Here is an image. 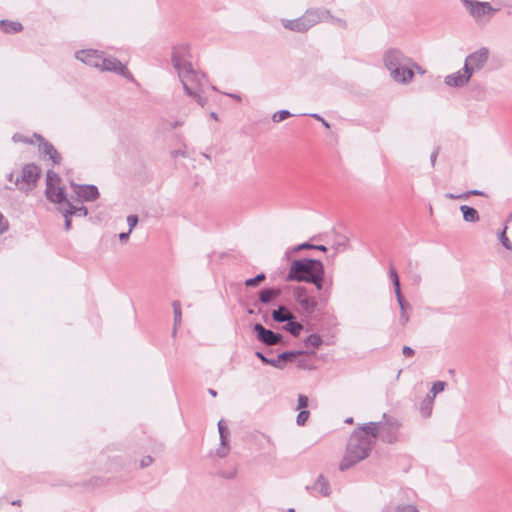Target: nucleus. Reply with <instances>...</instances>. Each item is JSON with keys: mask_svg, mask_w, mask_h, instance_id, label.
I'll use <instances>...</instances> for the list:
<instances>
[{"mask_svg": "<svg viewBox=\"0 0 512 512\" xmlns=\"http://www.w3.org/2000/svg\"><path fill=\"white\" fill-rule=\"evenodd\" d=\"M171 61L185 94L204 107L207 104V98L203 95L205 76L193 67L190 61L189 46L187 44L175 46L172 50Z\"/></svg>", "mask_w": 512, "mask_h": 512, "instance_id": "1", "label": "nucleus"}, {"mask_svg": "<svg viewBox=\"0 0 512 512\" xmlns=\"http://www.w3.org/2000/svg\"><path fill=\"white\" fill-rule=\"evenodd\" d=\"M377 427L375 424H363L353 431L348 440L345 454L339 465L340 471H346L366 459L376 443Z\"/></svg>", "mask_w": 512, "mask_h": 512, "instance_id": "2", "label": "nucleus"}, {"mask_svg": "<svg viewBox=\"0 0 512 512\" xmlns=\"http://www.w3.org/2000/svg\"><path fill=\"white\" fill-rule=\"evenodd\" d=\"M75 58L85 65L97 68L100 71L113 72L129 81H134L133 75L124 64L115 57L106 56L104 52L95 49L79 50L75 52Z\"/></svg>", "mask_w": 512, "mask_h": 512, "instance_id": "3", "label": "nucleus"}, {"mask_svg": "<svg viewBox=\"0 0 512 512\" xmlns=\"http://www.w3.org/2000/svg\"><path fill=\"white\" fill-rule=\"evenodd\" d=\"M384 67L394 82L408 85L413 81V72L409 69L411 57L398 48L387 49L382 56Z\"/></svg>", "mask_w": 512, "mask_h": 512, "instance_id": "4", "label": "nucleus"}, {"mask_svg": "<svg viewBox=\"0 0 512 512\" xmlns=\"http://www.w3.org/2000/svg\"><path fill=\"white\" fill-rule=\"evenodd\" d=\"M330 17V11L324 8H310L296 19H282V26L296 33H305L321 22H326Z\"/></svg>", "mask_w": 512, "mask_h": 512, "instance_id": "5", "label": "nucleus"}, {"mask_svg": "<svg viewBox=\"0 0 512 512\" xmlns=\"http://www.w3.org/2000/svg\"><path fill=\"white\" fill-rule=\"evenodd\" d=\"M319 266H323V263L317 259L293 260L285 279L286 281L295 282H314L313 274L317 272Z\"/></svg>", "mask_w": 512, "mask_h": 512, "instance_id": "6", "label": "nucleus"}, {"mask_svg": "<svg viewBox=\"0 0 512 512\" xmlns=\"http://www.w3.org/2000/svg\"><path fill=\"white\" fill-rule=\"evenodd\" d=\"M367 424H375L377 427V437L386 443H394L397 440V434L400 427V423L393 417H387L383 415V421L379 422H368Z\"/></svg>", "mask_w": 512, "mask_h": 512, "instance_id": "7", "label": "nucleus"}, {"mask_svg": "<svg viewBox=\"0 0 512 512\" xmlns=\"http://www.w3.org/2000/svg\"><path fill=\"white\" fill-rule=\"evenodd\" d=\"M59 182H60L59 176L53 171H48L47 178H46L45 193H46L47 198L51 202L58 204V206L64 207L65 202H67L69 199H67V196H66L63 188L58 186Z\"/></svg>", "mask_w": 512, "mask_h": 512, "instance_id": "8", "label": "nucleus"}, {"mask_svg": "<svg viewBox=\"0 0 512 512\" xmlns=\"http://www.w3.org/2000/svg\"><path fill=\"white\" fill-rule=\"evenodd\" d=\"M489 57L490 50L487 47H481L466 56L463 66L473 76L485 67Z\"/></svg>", "mask_w": 512, "mask_h": 512, "instance_id": "9", "label": "nucleus"}, {"mask_svg": "<svg viewBox=\"0 0 512 512\" xmlns=\"http://www.w3.org/2000/svg\"><path fill=\"white\" fill-rule=\"evenodd\" d=\"M469 13V15L477 22L482 21L485 17L490 19L497 9L493 8L489 2H481L477 0H461Z\"/></svg>", "mask_w": 512, "mask_h": 512, "instance_id": "10", "label": "nucleus"}, {"mask_svg": "<svg viewBox=\"0 0 512 512\" xmlns=\"http://www.w3.org/2000/svg\"><path fill=\"white\" fill-rule=\"evenodd\" d=\"M40 176V168L35 164H26L21 176L15 178V185L23 191H28L36 184Z\"/></svg>", "mask_w": 512, "mask_h": 512, "instance_id": "11", "label": "nucleus"}, {"mask_svg": "<svg viewBox=\"0 0 512 512\" xmlns=\"http://www.w3.org/2000/svg\"><path fill=\"white\" fill-rule=\"evenodd\" d=\"M445 387L446 382L444 381H436L433 383L430 391L427 393L420 404V413L424 418L431 416L435 397L437 394L443 392Z\"/></svg>", "mask_w": 512, "mask_h": 512, "instance_id": "12", "label": "nucleus"}, {"mask_svg": "<svg viewBox=\"0 0 512 512\" xmlns=\"http://www.w3.org/2000/svg\"><path fill=\"white\" fill-rule=\"evenodd\" d=\"M33 137L37 140L39 151L44 157H48L53 164H60L62 157L52 143L46 141L41 135L34 133Z\"/></svg>", "mask_w": 512, "mask_h": 512, "instance_id": "13", "label": "nucleus"}, {"mask_svg": "<svg viewBox=\"0 0 512 512\" xmlns=\"http://www.w3.org/2000/svg\"><path fill=\"white\" fill-rule=\"evenodd\" d=\"M253 330L256 333L257 339L267 346H274L280 343L282 336L278 333L273 332L270 329H266L262 324L256 323L253 326Z\"/></svg>", "mask_w": 512, "mask_h": 512, "instance_id": "14", "label": "nucleus"}, {"mask_svg": "<svg viewBox=\"0 0 512 512\" xmlns=\"http://www.w3.org/2000/svg\"><path fill=\"white\" fill-rule=\"evenodd\" d=\"M471 78L472 75L463 66L462 69L458 70L457 72L445 76L444 83L448 87L462 88L469 83Z\"/></svg>", "mask_w": 512, "mask_h": 512, "instance_id": "15", "label": "nucleus"}, {"mask_svg": "<svg viewBox=\"0 0 512 512\" xmlns=\"http://www.w3.org/2000/svg\"><path fill=\"white\" fill-rule=\"evenodd\" d=\"M74 193L83 201H94L99 197L98 188L95 185H78L71 183Z\"/></svg>", "mask_w": 512, "mask_h": 512, "instance_id": "16", "label": "nucleus"}, {"mask_svg": "<svg viewBox=\"0 0 512 512\" xmlns=\"http://www.w3.org/2000/svg\"><path fill=\"white\" fill-rule=\"evenodd\" d=\"M306 490L315 491L323 497H328L331 494L330 483L323 475H319L317 480L311 487L306 486Z\"/></svg>", "mask_w": 512, "mask_h": 512, "instance_id": "17", "label": "nucleus"}, {"mask_svg": "<svg viewBox=\"0 0 512 512\" xmlns=\"http://www.w3.org/2000/svg\"><path fill=\"white\" fill-rule=\"evenodd\" d=\"M297 302L301 308L309 314L313 313L317 306V301L315 298L310 297L305 293H299L297 295Z\"/></svg>", "mask_w": 512, "mask_h": 512, "instance_id": "18", "label": "nucleus"}, {"mask_svg": "<svg viewBox=\"0 0 512 512\" xmlns=\"http://www.w3.org/2000/svg\"><path fill=\"white\" fill-rule=\"evenodd\" d=\"M272 318L274 321L283 323L288 320H293L294 315L284 306H279L278 309L272 312Z\"/></svg>", "mask_w": 512, "mask_h": 512, "instance_id": "19", "label": "nucleus"}, {"mask_svg": "<svg viewBox=\"0 0 512 512\" xmlns=\"http://www.w3.org/2000/svg\"><path fill=\"white\" fill-rule=\"evenodd\" d=\"M281 294L280 288H265L259 292V300L264 304L270 303Z\"/></svg>", "mask_w": 512, "mask_h": 512, "instance_id": "20", "label": "nucleus"}, {"mask_svg": "<svg viewBox=\"0 0 512 512\" xmlns=\"http://www.w3.org/2000/svg\"><path fill=\"white\" fill-rule=\"evenodd\" d=\"M65 210L68 215L85 217L88 213V210L83 205H75L70 200L65 202Z\"/></svg>", "mask_w": 512, "mask_h": 512, "instance_id": "21", "label": "nucleus"}, {"mask_svg": "<svg viewBox=\"0 0 512 512\" xmlns=\"http://www.w3.org/2000/svg\"><path fill=\"white\" fill-rule=\"evenodd\" d=\"M460 211L462 212L463 219L466 222L475 223L480 219L478 211L473 207L461 205Z\"/></svg>", "mask_w": 512, "mask_h": 512, "instance_id": "22", "label": "nucleus"}, {"mask_svg": "<svg viewBox=\"0 0 512 512\" xmlns=\"http://www.w3.org/2000/svg\"><path fill=\"white\" fill-rule=\"evenodd\" d=\"M0 27L2 31L5 33H18L23 29L22 24L20 22L9 20H1Z\"/></svg>", "mask_w": 512, "mask_h": 512, "instance_id": "23", "label": "nucleus"}, {"mask_svg": "<svg viewBox=\"0 0 512 512\" xmlns=\"http://www.w3.org/2000/svg\"><path fill=\"white\" fill-rule=\"evenodd\" d=\"M284 330L289 332L292 336L297 337L299 336L300 332L303 329V325L299 322L288 320L286 321L285 326L283 327Z\"/></svg>", "mask_w": 512, "mask_h": 512, "instance_id": "24", "label": "nucleus"}, {"mask_svg": "<svg viewBox=\"0 0 512 512\" xmlns=\"http://www.w3.org/2000/svg\"><path fill=\"white\" fill-rule=\"evenodd\" d=\"M322 342H323V340H322L321 336L318 334H311L304 340L305 346H307V347L311 346L315 349L319 348L321 346Z\"/></svg>", "mask_w": 512, "mask_h": 512, "instance_id": "25", "label": "nucleus"}, {"mask_svg": "<svg viewBox=\"0 0 512 512\" xmlns=\"http://www.w3.org/2000/svg\"><path fill=\"white\" fill-rule=\"evenodd\" d=\"M304 354H306L304 351H285L279 354V359L285 364L286 361H290L297 356H303Z\"/></svg>", "mask_w": 512, "mask_h": 512, "instance_id": "26", "label": "nucleus"}, {"mask_svg": "<svg viewBox=\"0 0 512 512\" xmlns=\"http://www.w3.org/2000/svg\"><path fill=\"white\" fill-rule=\"evenodd\" d=\"M324 265L323 266H319V269L317 270V272L315 274H313V277L315 278L314 282H311L312 284H314L317 288V290H321L323 285H322V282H323V277H324Z\"/></svg>", "mask_w": 512, "mask_h": 512, "instance_id": "27", "label": "nucleus"}, {"mask_svg": "<svg viewBox=\"0 0 512 512\" xmlns=\"http://www.w3.org/2000/svg\"><path fill=\"white\" fill-rule=\"evenodd\" d=\"M314 248V245L313 244H310L308 242H305V243H302V244H299V245H296L292 248H289L286 252H285V257L286 258H289L290 255L292 253H296V252H299L301 250H305V249H313Z\"/></svg>", "mask_w": 512, "mask_h": 512, "instance_id": "28", "label": "nucleus"}, {"mask_svg": "<svg viewBox=\"0 0 512 512\" xmlns=\"http://www.w3.org/2000/svg\"><path fill=\"white\" fill-rule=\"evenodd\" d=\"M173 310H174V325H175V327H177V325H179L181 323V318H182L181 308H180V304L178 301L173 302ZM173 333L174 334L176 333V328H174Z\"/></svg>", "mask_w": 512, "mask_h": 512, "instance_id": "29", "label": "nucleus"}, {"mask_svg": "<svg viewBox=\"0 0 512 512\" xmlns=\"http://www.w3.org/2000/svg\"><path fill=\"white\" fill-rule=\"evenodd\" d=\"M266 278V275L264 273H260L256 275L253 278H249L245 281V285L247 287H256L258 286L262 281H264Z\"/></svg>", "mask_w": 512, "mask_h": 512, "instance_id": "30", "label": "nucleus"}, {"mask_svg": "<svg viewBox=\"0 0 512 512\" xmlns=\"http://www.w3.org/2000/svg\"><path fill=\"white\" fill-rule=\"evenodd\" d=\"M291 115L292 114L288 110H279L272 115V121L275 123H279L285 120L286 118L290 117Z\"/></svg>", "mask_w": 512, "mask_h": 512, "instance_id": "31", "label": "nucleus"}, {"mask_svg": "<svg viewBox=\"0 0 512 512\" xmlns=\"http://www.w3.org/2000/svg\"><path fill=\"white\" fill-rule=\"evenodd\" d=\"M390 278L393 283L395 293H399V291H401L400 280L397 271L393 267L390 269Z\"/></svg>", "mask_w": 512, "mask_h": 512, "instance_id": "32", "label": "nucleus"}, {"mask_svg": "<svg viewBox=\"0 0 512 512\" xmlns=\"http://www.w3.org/2000/svg\"><path fill=\"white\" fill-rule=\"evenodd\" d=\"M394 512H420L413 504H401L395 507Z\"/></svg>", "mask_w": 512, "mask_h": 512, "instance_id": "33", "label": "nucleus"}, {"mask_svg": "<svg viewBox=\"0 0 512 512\" xmlns=\"http://www.w3.org/2000/svg\"><path fill=\"white\" fill-rule=\"evenodd\" d=\"M310 412L308 410H300V412L297 415L296 423L299 426L305 425L309 418Z\"/></svg>", "mask_w": 512, "mask_h": 512, "instance_id": "34", "label": "nucleus"}, {"mask_svg": "<svg viewBox=\"0 0 512 512\" xmlns=\"http://www.w3.org/2000/svg\"><path fill=\"white\" fill-rule=\"evenodd\" d=\"M58 210H59V212L65 218L64 229L66 231H69L71 229V217H72V215H68V213H66L65 207H63V206H58Z\"/></svg>", "mask_w": 512, "mask_h": 512, "instance_id": "35", "label": "nucleus"}, {"mask_svg": "<svg viewBox=\"0 0 512 512\" xmlns=\"http://www.w3.org/2000/svg\"><path fill=\"white\" fill-rule=\"evenodd\" d=\"M409 69L413 72V77L415 76V73H418L420 75H424L426 73V70L417 62H415L412 58L411 63L409 65Z\"/></svg>", "mask_w": 512, "mask_h": 512, "instance_id": "36", "label": "nucleus"}, {"mask_svg": "<svg viewBox=\"0 0 512 512\" xmlns=\"http://www.w3.org/2000/svg\"><path fill=\"white\" fill-rule=\"evenodd\" d=\"M396 295V298H397V302L399 304V307H400V310L401 312H406V310L408 308H410V305L409 303H407L401 293V291H399V293H395Z\"/></svg>", "mask_w": 512, "mask_h": 512, "instance_id": "37", "label": "nucleus"}, {"mask_svg": "<svg viewBox=\"0 0 512 512\" xmlns=\"http://www.w3.org/2000/svg\"><path fill=\"white\" fill-rule=\"evenodd\" d=\"M309 404V399L304 394L298 395V403H297V409L298 410H306Z\"/></svg>", "mask_w": 512, "mask_h": 512, "instance_id": "38", "label": "nucleus"}, {"mask_svg": "<svg viewBox=\"0 0 512 512\" xmlns=\"http://www.w3.org/2000/svg\"><path fill=\"white\" fill-rule=\"evenodd\" d=\"M506 229L507 228L505 227L504 230L499 234V240L506 249L510 250L512 249V244L508 237L506 236Z\"/></svg>", "mask_w": 512, "mask_h": 512, "instance_id": "39", "label": "nucleus"}, {"mask_svg": "<svg viewBox=\"0 0 512 512\" xmlns=\"http://www.w3.org/2000/svg\"><path fill=\"white\" fill-rule=\"evenodd\" d=\"M230 452V446L229 445H222L216 449V455L220 458L226 457Z\"/></svg>", "mask_w": 512, "mask_h": 512, "instance_id": "40", "label": "nucleus"}, {"mask_svg": "<svg viewBox=\"0 0 512 512\" xmlns=\"http://www.w3.org/2000/svg\"><path fill=\"white\" fill-rule=\"evenodd\" d=\"M137 223H138V216L137 215H129L127 217V224L129 226L128 231L132 232V230L135 228Z\"/></svg>", "mask_w": 512, "mask_h": 512, "instance_id": "41", "label": "nucleus"}, {"mask_svg": "<svg viewBox=\"0 0 512 512\" xmlns=\"http://www.w3.org/2000/svg\"><path fill=\"white\" fill-rule=\"evenodd\" d=\"M236 473H237V468L235 466H233L230 470L228 471H221L220 472V475L224 478H227V479H232L236 476Z\"/></svg>", "mask_w": 512, "mask_h": 512, "instance_id": "42", "label": "nucleus"}, {"mask_svg": "<svg viewBox=\"0 0 512 512\" xmlns=\"http://www.w3.org/2000/svg\"><path fill=\"white\" fill-rule=\"evenodd\" d=\"M299 358H297V367L301 368V369H312V365L310 363H308L303 357L301 356H298Z\"/></svg>", "mask_w": 512, "mask_h": 512, "instance_id": "43", "label": "nucleus"}, {"mask_svg": "<svg viewBox=\"0 0 512 512\" xmlns=\"http://www.w3.org/2000/svg\"><path fill=\"white\" fill-rule=\"evenodd\" d=\"M328 21L333 23L334 25L339 26V27H342V28L346 27V22L343 19L336 18V17L332 16L331 14H330V17L328 18V20L326 22H328Z\"/></svg>", "mask_w": 512, "mask_h": 512, "instance_id": "44", "label": "nucleus"}, {"mask_svg": "<svg viewBox=\"0 0 512 512\" xmlns=\"http://www.w3.org/2000/svg\"><path fill=\"white\" fill-rule=\"evenodd\" d=\"M268 365H271L278 369H283L285 366L284 363L282 362V360L279 359V355L275 359H269Z\"/></svg>", "mask_w": 512, "mask_h": 512, "instance_id": "45", "label": "nucleus"}, {"mask_svg": "<svg viewBox=\"0 0 512 512\" xmlns=\"http://www.w3.org/2000/svg\"><path fill=\"white\" fill-rule=\"evenodd\" d=\"M12 140L14 142H24V143H33V141L25 136H23L22 134H19V133H16L13 135L12 137Z\"/></svg>", "mask_w": 512, "mask_h": 512, "instance_id": "46", "label": "nucleus"}, {"mask_svg": "<svg viewBox=\"0 0 512 512\" xmlns=\"http://www.w3.org/2000/svg\"><path fill=\"white\" fill-rule=\"evenodd\" d=\"M307 115L318 120L319 122H321L325 128H327V129L330 128V124L319 114L311 113V114H307Z\"/></svg>", "mask_w": 512, "mask_h": 512, "instance_id": "47", "label": "nucleus"}, {"mask_svg": "<svg viewBox=\"0 0 512 512\" xmlns=\"http://www.w3.org/2000/svg\"><path fill=\"white\" fill-rule=\"evenodd\" d=\"M152 462H153V458L151 456H145L140 461V467L141 468L148 467L149 465L152 464Z\"/></svg>", "mask_w": 512, "mask_h": 512, "instance_id": "48", "label": "nucleus"}, {"mask_svg": "<svg viewBox=\"0 0 512 512\" xmlns=\"http://www.w3.org/2000/svg\"><path fill=\"white\" fill-rule=\"evenodd\" d=\"M217 426H218L219 434H221L222 432L223 433H229L230 432L224 420H220L218 422Z\"/></svg>", "mask_w": 512, "mask_h": 512, "instance_id": "49", "label": "nucleus"}, {"mask_svg": "<svg viewBox=\"0 0 512 512\" xmlns=\"http://www.w3.org/2000/svg\"><path fill=\"white\" fill-rule=\"evenodd\" d=\"M220 436V444L222 445H229V439H230V432L229 433H221Z\"/></svg>", "mask_w": 512, "mask_h": 512, "instance_id": "50", "label": "nucleus"}, {"mask_svg": "<svg viewBox=\"0 0 512 512\" xmlns=\"http://www.w3.org/2000/svg\"><path fill=\"white\" fill-rule=\"evenodd\" d=\"M8 229V222L4 219L0 213V234L4 233Z\"/></svg>", "mask_w": 512, "mask_h": 512, "instance_id": "51", "label": "nucleus"}, {"mask_svg": "<svg viewBox=\"0 0 512 512\" xmlns=\"http://www.w3.org/2000/svg\"><path fill=\"white\" fill-rule=\"evenodd\" d=\"M446 197L449 198V199H463V200H466L467 199V194L462 193V194L456 195V194H453V193H447Z\"/></svg>", "mask_w": 512, "mask_h": 512, "instance_id": "52", "label": "nucleus"}, {"mask_svg": "<svg viewBox=\"0 0 512 512\" xmlns=\"http://www.w3.org/2000/svg\"><path fill=\"white\" fill-rule=\"evenodd\" d=\"M408 321H409L408 314L406 312H401L400 317H399L400 325L404 326L407 324Z\"/></svg>", "mask_w": 512, "mask_h": 512, "instance_id": "53", "label": "nucleus"}, {"mask_svg": "<svg viewBox=\"0 0 512 512\" xmlns=\"http://www.w3.org/2000/svg\"><path fill=\"white\" fill-rule=\"evenodd\" d=\"M402 353L406 357H412L414 355V350L409 346H404L402 349Z\"/></svg>", "mask_w": 512, "mask_h": 512, "instance_id": "54", "label": "nucleus"}, {"mask_svg": "<svg viewBox=\"0 0 512 512\" xmlns=\"http://www.w3.org/2000/svg\"><path fill=\"white\" fill-rule=\"evenodd\" d=\"M465 194H467V198L470 195H475V196H484L485 195L483 191H480V190H477V189L467 191V192H465Z\"/></svg>", "mask_w": 512, "mask_h": 512, "instance_id": "55", "label": "nucleus"}, {"mask_svg": "<svg viewBox=\"0 0 512 512\" xmlns=\"http://www.w3.org/2000/svg\"><path fill=\"white\" fill-rule=\"evenodd\" d=\"M256 357H258L263 363L268 364L269 359L267 358L262 352L256 351L255 352Z\"/></svg>", "mask_w": 512, "mask_h": 512, "instance_id": "56", "label": "nucleus"}, {"mask_svg": "<svg viewBox=\"0 0 512 512\" xmlns=\"http://www.w3.org/2000/svg\"><path fill=\"white\" fill-rule=\"evenodd\" d=\"M130 231L122 232L119 234V239L121 242H127L130 236Z\"/></svg>", "mask_w": 512, "mask_h": 512, "instance_id": "57", "label": "nucleus"}, {"mask_svg": "<svg viewBox=\"0 0 512 512\" xmlns=\"http://www.w3.org/2000/svg\"><path fill=\"white\" fill-rule=\"evenodd\" d=\"M438 153H439V148H436V149L432 152V154H431V156H430V160H431V164H432V166H434V165H435V162H436V159H437Z\"/></svg>", "mask_w": 512, "mask_h": 512, "instance_id": "58", "label": "nucleus"}, {"mask_svg": "<svg viewBox=\"0 0 512 512\" xmlns=\"http://www.w3.org/2000/svg\"><path fill=\"white\" fill-rule=\"evenodd\" d=\"M313 249H316V250H319V251H322V252H326L327 251V247L324 246V245H314Z\"/></svg>", "mask_w": 512, "mask_h": 512, "instance_id": "59", "label": "nucleus"}, {"mask_svg": "<svg viewBox=\"0 0 512 512\" xmlns=\"http://www.w3.org/2000/svg\"><path fill=\"white\" fill-rule=\"evenodd\" d=\"M229 97H231L232 99H235L237 101H240L241 100V96L238 95V94H233V93H230V94H227Z\"/></svg>", "mask_w": 512, "mask_h": 512, "instance_id": "60", "label": "nucleus"}, {"mask_svg": "<svg viewBox=\"0 0 512 512\" xmlns=\"http://www.w3.org/2000/svg\"><path fill=\"white\" fill-rule=\"evenodd\" d=\"M11 504L14 505V506H20L21 505V500H14V501H12Z\"/></svg>", "mask_w": 512, "mask_h": 512, "instance_id": "61", "label": "nucleus"}, {"mask_svg": "<svg viewBox=\"0 0 512 512\" xmlns=\"http://www.w3.org/2000/svg\"><path fill=\"white\" fill-rule=\"evenodd\" d=\"M208 392L213 397H215L217 395V392L215 390H213V389H209Z\"/></svg>", "mask_w": 512, "mask_h": 512, "instance_id": "62", "label": "nucleus"}, {"mask_svg": "<svg viewBox=\"0 0 512 512\" xmlns=\"http://www.w3.org/2000/svg\"><path fill=\"white\" fill-rule=\"evenodd\" d=\"M8 180H9V181H14V182H15V180H14V173H10V174L8 175Z\"/></svg>", "mask_w": 512, "mask_h": 512, "instance_id": "63", "label": "nucleus"}, {"mask_svg": "<svg viewBox=\"0 0 512 512\" xmlns=\"http://www.w3.org/2000/svg\"><path fill=\"white\" fill-rule=\"evenodd\" d=\"M210 116H211V118H213L214 120H218V116H217V114H216L215 112H212V113L210 114Z\"/></svg>", "mask_w": 512, "mask_h": 512, "instance_id": "64", "label": "nucleus"}]
</instances>
